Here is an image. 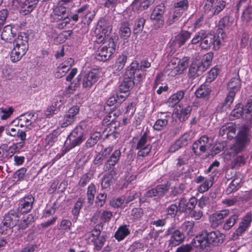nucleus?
<instances>
[{
  "mask_svg": "<svg viewBox=\"0 0 252 252\" xmlns=\"http://www.w3.org/2000/svg\"><path fill=\"white\" fill-rule=\"evenodd\" d=\"M197 203V199L195 197H191L189 200L185 197L180 198L179 202V211L181 213L191 212L195 208Z\"/></svg>",
  "mask_w": 252,
  "mask_h": 252,
  "instance_id": "nucleus-20",
  "label": "nucleus"
},
{
  "mask_svg": "<svg viewBox=\"0 0 252 252\" xmlns=\"http://www.w3.org/2000/svg\"><path fill=\"white\" fill-rule=\"evenodd\" d=\"M7 144H2L0 146V163H3L9 159L7 152Z\"/></svg>",
  "mask_w": 252,
  "mask_h": 252,
  "instance_id": "nucleus-53",
  "label": "nucleus"
},
{
  "mask_svg": "<svg viewBox=\"0 0 252 252\" xmlns=\"http://www.w3.org/2000/svg\"><path fill=\"white\" fill-rule=\"evenodd\" d=\"M96 192V186L93 184H90L87 188V196L88 203L93 204Z\"/></svg>",
  "mask_w": 252,
  "mask_h": 252,
  "instance_id": "nucleus-49",
  "label": "nucleus"
},
{
  "mask_svg": "<svg viewBox=\"0 0 252 252\" xmlns=\"http://www.w3.org/2000/svg\"><path fill=\"white\" fill-rule=\"evenodd\" d=\"M14 111L12 106H5L0 108V119L6 120L12 115Z\"/></svg>",
  "mask_w": 252,
  "mask_h": 252,
  "instance_id": "nucleus-42",
  "label": "nucleus"
},
{
  "mask_svg": "<svg viewBox=\"0 0 252 252\" xmlns=\"http://www.w3.org/2000/svg\"><path fill=\"white\" fill-rule=\"evenodd\" d=\"M161 116L155 122L153 128L156 131H161L163 130L168 123L169 119L171 117L170 114L165 112H160Z\"/></svg>",
  "mask_w": 252,
  "mask_h": 252,
  "instance_id": "nucleus-25",
  "label": "nucleus"
},
{
  "mask_svg": "<svg viewBox=\"0 0 252 252\" xmlns=\"http://www.w3.org/2000/svg\"><path fill=\"white\" fill-rule=\"evenodd\" d=\"M233 22V18L226 15L220 20L218 26L221 29H228L232 25Z\"/></svg>",
  "mask_w": 252,
  "mask_h": 252,
  "instance_id": "nucleus-48",
  "label": "nucleus"
},
{
  "mask_svg": "<svg viewBox=\"0 0 252 252\" xmlns=\"http://www.w3.org/2000/svg\"><path fill=\"white\" fill-rule=\"evenodd\" d=\"M79 110L80 108L78 105H74L71 107L61 121V126L65 127L72 125L75 121L76 115L79 113Z\"/></svg>",
  "mask_w": 252,
  "mask_h": 252,
  "instance_id": "nucleus-17",
  "label": "nucleus"
},
{
  "mask_svg": "<svg viewBox=\"0 0 252 252\" xmlns=\"http://www.w3.org/2000/svg\"><path fill=\"white\" fill-rule=\"evenodd\" d=\"M113 217L112 212L110 211L104 210L100 216V222L99 223H102L103 225V223L109 222Z\"/></svg>",
  "mask_w": 252,
  "mask_h": 252,
  "instance_id": "nucleus-60",
  "label": "nucleus"
},
{
  "mask_svg": "<svg viewBox=\"0 0 252 252\" xmlns=\"http://www.w3.org/2000/svg\"><path fill=\"white\" fill-rule=\"evenodd\" d=\"M240 180L238 179H234L229 184L226 189L227 194H230L232 192L236 191L240 188Z\"/></svg>",
  "mask_w": 252,
  "mask_h": 252,
  "instance_id": "nucleus-52",
  "label": "nucleus"
},
{
  "mask_svg": "<svg viewBox=\"0 0 252 252\" xmlns=\"http://www.w3.org/2000/svg\"><path fill=\"white\" fill-rule=\"evenodd\" d=\"M194 226L193 221H185L182 224L180 229L184 234L190 237L194 235Z\"/></svg>",
  "mask_w": 252,
  "mask_h": 252,
  "instance_id": "nucleus-35",
  "label": "nucleus"
},
{
  "mask_svg": "<svg viewBox=\"0 0 252 252\" xmlns=\"http://www.w3.org/2000/svg\"><path fill=\"white\" fill-rule=\"evenodd\" d=\"M103 135L100 132L95 131L91 133L90 137L85 143L87 149L94 147L102 138Z\"/></svg>",
  "mask_w": 252,
  "mask_h": 252,
  "instance_id": "nucleus-33",
  "label": "nucleus"
},
{
  "mask_svg": "<svg viewBox=\"0 0 252 252\" xmlns=\"http://www.w3.org/2000/svg\"><path fill=\"white\" fill-rule=\"evenodd\" d=\"M186 90H180L172 94L168 98L167 103L168 106L173 107L184 98Z\"/></svg>",
  "mask_w": 252,
  "mask_h": 252,
  "instance_id": "nucleus-29",
  "label": "nucleus"
},
{
  "mask_svg": "<svg viewBox=\"0 0 252 252\" xmlns=\"http://www.w3.org/2000/svg\"><path fill=\"white\" fill-rule=\"evenodd\" d=\"M16 32L11 25L4 27L0 35L1 39L6 42L11 43L14 40Z\"/></svg>",
  "mask_w": 252,
  "mask_h": 252,
  "instance_id": "nucleus-26",
  "label": "nucleus"
},
{
  "mask_svg": "<svg viewBox=\"0 0 252 252\" xmlns=\"http://www.w3.org/2000/svg\"><path fill=\"white\" fill-rule=\"evenodd\" d=\"M34 198L32 194L25 195L18 201L17 211L21 214H27L33 208Z\"/></svg>",
  "mask_w": 252,
  "mask_h": 252,
  "instance_id": "nucleus-15",
  "label": "nucleus"
},
{
  "mask_svg": "<svg viewBox=\"0 0 252 252\" xmlns=\"http://www.w3.org/2000/svg\"><path fill=\"white\" fill-rule=\"evenodd\" d=\"M229 211L228 209H223L218 211L214 213L210 217V222L211 225L213 228H217L219 225L222 224L224 221V219L228 216Z\"/></svg>",
  "mask_w": 252,
  "mask_h": 252,
  "instance_id": "nucleus-19",
  "label": "nucleus"
},
{
  "mask_svg": "<svg viewBox=\"0 0 252 252\" xmlns=\"http://www.w3.org/2000/svg\"><path fill=\"white\" fill-rule=\"evenodd\" d=\"M211 89L206 84L201 85L196 90L195 95L196 97L200 98H208L210 94Z\"/></svg>",
  "mask_w": 252,
  "mask_h": 252,
  "instance_id": "nucleus-37",
  "label": "nucleus"
},
{
  "mask_svg": "<svg viewBox=\"0 0 252 252\" xmlns=\"http://www.w3.org/2000/svg\"><path fill=\"white\" fill-rule=\"evenodd\" d=\"M213 184L212 179H206L198 187L197 190L200 193L207 191Z\"/></svg>",
  "mask_w": 252,
  "mask_h": 252,
  "instance_id": "nucleus-58",
  "label": "nucleus"
},
{
  "mask_svg": "<svg viewBox=\"0 0 252 252\" xmlns=\"http://www.w3.org/2000/svg\"><path fill=\"white\" fill-rule=\"evenodd\" d=\"M167 235H171L169 244L172 246H176L182 243L185 238V234L174 227H171L166 232Z\"/></svg>",
  "mask_w": 252,
  "mask_h": 252,
  "instance_id": "nucleus-18",
  "label": "nucleus"
},
{
  "mask_svg": "<svg viewBox=\"0 0 252 252\" xmlns=\"http://www.w3.org/2000/svg\"><path fill=\"white\" fill-rule=\"evenodd\" d=\"M190 36L191 33L190 32L183 31L175 37V44L179 47H181L190 38Z\"/></svg>",
  "mask_w": 252,
  "mask_h": 252,
  "instance_id": "nucleus-39",
  "label": "nucleus"
},
{
  "mask_svg": "<svg viewBox=\"0 0 252 252\" xmlns=\"http://www.w3.org/2000/svg\"><path fill=\"white\" fill-rule=\"evenodd\" d=\"M169 189V184L168 182L164 184L157 185L155 188H152L148 190L144 194L145 199L142 200V202H145L147 200L153 199L157 201L160 198L162 197Z\"/></svg>",
  "mask_w": 252,
  "mask_h": 252,
  "instance_id": "nucleus-11",
  "label": "nucleus"
},
{
  "mask_svg": "<svg viewBox=\"0 0 252 252\" xmlns=\"http://www.w3.org/2000/svg\"><path fill=\"white\" fill-rule=\"evenodd\" d=\"M228 128H227V138L229 140L233 139L236 136V126L232 123H227Z\"/></svg>",
  "mask_w": 252,
  "mask_h": 252,
  "instance_id": "nucleus-59",
  "label": "nucleus"
},
{
  "mask_svg": "<svg viewBox=\"0 0 252 252\" xmlns=\"http://www.w3.org/2000/svg\"><path fill=\"white\" fill-rule=\"evenodd\" d=\"M29 35L25 32H20L17 37L13 40L14 47L19 48L27 53L29 49Z\"/></svg>",
  "mask_w": 252,
  "mask_h": 252,
  "instance_id": "nucleus-21",
  "label": "nucleus"
},
{
  "mask_svg": "<svg viewBox=\"0 0 252 252\" xmlns=\"http://www.w3.org/2000/svg\"><path fill=\"white\" fill-rule=\"evenodd\" d=\"M86 128V124L81 122L68 135L65 141L66 147L71 149L80 145L84 140V135Z\"/></svg>",
  "mask_w": 252,
  "mask_h": 252,
  "instance_id": "nucleus-4",
  "label": "nucleus"
},
{
  "mask_svg": "<svg viewBox=\"0 0 252 252\" xmlns=\"http://www.w3.org/2000/svg\"><path fill=\"white\" fill-rule=\"evenodd\" d=\"M191 107L190 106H188L183 108L180 113L179 119L180 121H185L187 119L190 115Z\"/></svg>",
  "mask_w": 252,
  "mask_h": 252,
  "instance_id": "nucleus-63",
  "label": "nucleus"
},
{
  "mask_svg": "<svg viewBox=\"0 0 252 252\" xmlns=\"http://www.w3.org/2000/svg\"><path fill=\"white\" fill-rule=\"evenodd\" d=\"M151 66V63L147 60H143L139 62L133 61L126 68L125 74L133 79L136 78L139 82L142 80L146 74V71Z\"/></svg>",
  "mask_w": 252,
  "mask_h": 252,
  "instance_id": "nucleus-2",
  "label": "nucleus"
},
{
  "mask_svg": "<svg viewBox=\"0 0 252 252\" xmlns=\"http://www.w3.org/2000/svg\"><path fill=\"white\" fill-rule=\"evenodd\" d=\"M95 14V11L92 9L88 4H84L75 10L74 12H70V18L73 22H77L80 18L84 25L89 26Z\"/></svg>",
  "mask_w": 252,
  "mask_h": 252,
  "instance_id": "nucleus-3",
  "label": "nucleus"
},
{
  "mask_svg": "<svg viewBox=\"0 0 252 252\" xmlns=\"http://www.w3.org/2000/svg\"><path fill=\"white\" fill-rule=\"evenodd\" d=\"M226 2L223 0L219 1L215 5H204V12L210 17L219 15L225 7Z\"/></svg>",
  "mask_w": 252,
  "mask_h": 252,
  "instance_id": "nucleus-22",
  "label": "nucleus"
},
{
  "mask_svg": "<svg viewBox=\"0 0 252 252\" xmlns=\"http://www.w3.org/2000/svg\"><path fill=\"white\" fill-rule=\"evenodd\" d=\"M240 18L242 26L249 25L252 21V4L245 6Z\"/></svg>",
  "mask_w": 252,
  "mask_h": 252,
  "instance_id": "nucleus-27",
  "label": "nucleus"
},
{
  "mask_svg": "<svg viewBox=\"0 0 252 252\" xmlns=\"http://www.w3.org/2000/svg\"><path fill=\"white\" fill-rule=\"evenodd\" d=\"M85 198L80 197L74 204L72 209L71 213L73 216L77 218L79 216L80 210L83 207V205L85 202Z\"/></svg>",
  "mask_w": 252,
  "mask_h": 252,
  "instance_id": "nucleus-50",
  "label": "nucleus"
},
{
  "mask_svg": "<svg viewBox=\"0 0 252 252\" xmlns=\"http://www.w3.org/2000/svg\"><path fill=\"white\" fill-rule=\"evenodd\" d=\"M26 54V52L14 47L11 54L10 60L12 62L16 63L20 61L21 58Z\"/></svg>",
  "mask_w": 252,
  "mask_h": 252,
  "instance_id": "nucleus-47",
  "label": "nucleus"
},
{
  "mask_svg": "<svg viewBox=\"0 0 252 252\" xmlns=\"http://www.w3.org/2000/svg\"><path fill=\"white\" fill-rule=\"evenodd\" d=\"M73 63V59L68 58L58 66V69L61 70L62 72L65 74L69 70Z\"/></svg>",
  "mask_w": 252,
  "mask_h": 252,
  "instance_id": "nucleus-54",
  "label": "nucleus"
},
{
  "mask_svg": "<svg viewBox=\"0 0 252 252\" xmlns=\"http://www.w3.org/2000/svg\"><path fill=\"white\" fill-rule=\"evenodd\" d=\"M113 151V147L109 146L101 151L95 156L94 160V163L95 165L101 164L103 160L109 156Z\"/></svg>",
  "mask_w": 252,
  "mask_h": 252,
  "instance_id": "nucleus-34",
  "label": "nucleus"
},
{
  "mask_svg": "<svg viewBox=\"0 0 252 252\" xmlns=\"http://www.w3.org/2000/svg\"><path fill=\"white\" fill-rule=\"evenodd\" d=\"M121 156V152L120 150H115L107 160V162L116 166Z\"/></svg>",
  "mask_w": 252,
  "mask_h": 252,
  "instance_id": "nucleus-56",
  "label": "nucleus"
},
{
  "mask_svg": "<svg viewBox=\"0 0 252 252\" xmlns=\"http://www.w3.org/2000/svg\"><path fill=\"white\" fill-rule=\"evenodd\" d=\"M225 236L219 231H214L207 232V231L202 233L193 239L192 244L194 247L204 249L210 247L211 245H218L222 243Z\"/></svg>",
  "mask_w": 252,
  "mask_h": 252,
  "instance_id": "nucleus-1",
  "label": "nucleus"
},
{
  "mask_svg": "<svg viewBox=\"0 0 252 252\" xmlns=\"http://www.w3.org/2000/svg\"><path fill=\"white\" fill-rule=\"evenodd\" d=\"M149 133L150 131L147 129L146 131L144 132L137 143L136 149L139 150L137 153L138 157H145L147 156L151 151L152 145L150 143L147 144V138Z\"/></svg>",
  "mask_w": 252,
  "mask_h": 252,
  "instance_id": "nucleus-12",
  "label": "nucleus"
},
{
  "mask_svg": "<svg viewBox=\"0 0 252 252\" xmlns=\"http://www.w3.org/2000/svg\"><path fill=\"white\" fill-rule=\"evenodd\" d=\"M189 57H184L181 59L177 57H173L171 59V63L176 65L178 69L182 73L189 66Z\"/></svg>",
  "mask_w": 252,
  "mask_h": 252,
  "instance_id": "nucleus-32",
  "label": "nucleus"
},
{
  "mask_svg": "<svg viewBox=\"0 0 252 252\" xmlns=\"http://www.w3.org/2000/svg\"><path fill=\"white\" fill-rule=\"evenodd\" d=\"M245 112V108H243V105L241 103L237 104L235 108L231 111L229 118L231 120L240 118Z\"/></svg>",
  "mask_w": 252,
  "mask_h": 252,
  "instance_id": "nucleus-41",
  "label": "nucleus"
},
{
  "mask_svg": "<svg viewBox=\"0 0 252 252\" xmlns=\"http://www.w3.org/2000/svg\"><path fill=\"white\" fill-rule=\"evenodd\" d=\"M66 8L63 5H57L53 8V11L50 14V21L57 23L65 18Z\"/></svg>",
  "mask_w": 252,
  "mask_h": 252,
  "instance_id": "nucleus-24",
  "label": "nucleus"
},
{
  "mask_svg": "<svg viewBox=\"0 0 252 252\" xmlns=\"http://www.w3.org/2000/svg\"><path fill=\"white\" fill-rule=\"evenodd\" d=\"M100 75L99 69L93 68L87 73L78 76V80L80 82L84 89H90L98 81Z\"/></svg>",
  "mask_w": 252,
  "mask_h": 252,
  "instance_id": "nucleus-10",
  "label": "nucleus"
},
{
  "mask_svg": "<svg viewBox=\"0 0 252 252\" xmlns=\"http://www.w3.org/2000/svg\"><path fill=\"white\" fill-rule=\"evenodd\" d=\"M72 226L71 221L67 219H63L59 225L58 229L61 232L65 233L71 229Z\"/></svg>",
  "mask_w": 252,
  "mask_h": 252,
  "instance_id": "nucleus-57",
  "label": "nucleus"
},
{
  "mask_svg": "<svg viewBox=\"0 0 252 252\" xmlns=\"http://www.w3.org/2000/svg\"><path fill=\"white\" fill-rule=\"evenodd\" d=\"M27 171V169L25 167H22L16 170L13 174V177L14 179H17L18 181H22Z\"/></svg>",
  "mask_w": 252,
  "mask_h": 252,
  "instance_id": "nucleus-64",
  "label": "nucleus"
},
{
  "mask_svg": "<svg viewBox=\"0 0 252 252\" xmlns=\"http://www.w3.org/2000/svg\"><path fill=\"white\" fill-rule=\"evenodd\" d=\"M103 225L102 223H98L90 232L88 239L93 244L94 249L99 251L103 247L106 241V238L103 235H101Z\"/></svg>",
  "mask_w": 252,
  "mask_h": 252,
  "instance_id": "nucleus-8",
  "label": "nucleus"
},
{
  "mask_svg": "<svg viewBox=\"0 0 252 252\" xmlns=\"http://www.w3.org/2000/svg\"><path fill=\"white\" fill-rule=\"evenodd\" d=\"M250 128L248 126H243L235 136V142L233 145V150L238 153L243 151L250 142Z\"/></svg>",
  "mask_w": 252,
  "mask_h": 252,
  "instance_id": "nucleus-7",
  "label": "nucleus"
},
{
  "mask_svg": "<svg viewBox=\"0 0 252 252\" xmlns=\"http://www.w3.org/2000/svg\"><path fill=\"white\" fill-rule=\"evenodd\" d=\"M17 211L10 210L6 213L0 224V233L6 235L7 231L12 232L13 228L17 225L20 220V216Z\"/></svg>",
  "mask_w": 252,
  "mask_h": 252,
  "instance_id": "nucleus-5",
  "label": "nucleus"
},
{
  "mask_svg": "<svg viewBox=\"0 0 252 252\" xmlns=\"http://www.w3.org/2000/svg\"><path fill=\"white\" fill-rule=\"evenodd\" d=\"M220 43L221 40L219 34L207 32L203 42L200 44V48L206 50L211 48L217 50L219 48Z\"/></svg>",
  "mask_w": 252,
  "mask_h": 252,
  "instance_id": "nucleus-13",
  "label": "nucleus"
},
{
  "mask_svg": "<svg viewBox=\"0 0 252 252\" xmlns=\"http://www.w3.org/2000/svg\"><path fill=\"white\" fill-rule=\"evenodd\" d=\"M116 175L110 174L108 173H106L102 178L101 179V187L103 189H109L110 186L113 183L114 179V177Z\"/></svg>",
  "mask_w": 252,
  "mask_h": 252,
  "instance_id": "nucleus-43",
  "label": "nucleus"
},
{
  "mask_svg": "<svg viewBox=\"0 0 252 252\" xmlns=\"http://www.w3.org/2000/svg\"><path fill=\"white\" fill-rule=\"evenodd\" d=\"M210 145L209 137L204 135L193 143L192 150L195 155L200 156L209 149Z\"/></svg>",
  "mask_w": 252,
  "mask_h": 252,
  "instance_id": "nucleus-14",
  "label": "nucleus"
},
{
  "mask_svg": "<svg viewBox=\"0 0 252 252\" xmlns=\"http://www.w3.org/2000/svg\"><path fill=\"white\" fill-rule=\"evenodd\" d=\"M252 221L251 212L247 213L242 219L239 227L235 230L234 234L237 236H241L250 226Z\"/></svg>",
  "mask_w": 252,
  "mask_h": 252,
  "instance_id": "nucleus-23",
  "label": "nucleus"
},
{
  "mask_svg": "<svg viewBox=\"0 0 252 252\" xmlns=\"http://www.w3.org/2000/svg\"><path fill=\"white\" fill-rule=\"evenodd\" d=\"M60 132L58 129H55L52 132L48 134L45 139L46 142L45 148H50L54 143L57 141L58 137L60 135Z\"/></svg>",
  "mask_w": 252,
  "mask_h": 252,
  "instance_id": "nucleus-38",
  "label": "nucleus"
},
{
  "mask_svg": "<svg viewBox=\"0 0 252 252\" xmlns=\"http://www.w3.org/2000/svg\"><path fill=\"white\" fill-rule=\"evenodd\" d=\"M6 134L7 135L19 137L21 140H26L27 134L25 131L20 129H16L14 127H9L6 130Z\"/></svg>",
  "mask_w": 252,
  "mask_h": 252,
  "instance_id": "nucleus-40",
  "label": "nucleus"
},
{
  "mask_svg": "<svg viewBox=\"0 0 252 252\" xmlns=\"http://www.w3.org/2000/svg\"><path fill=\"white\" fill-rule=\"evenodd\" d=\"M127 57L122 54L117 58L115 63V68L117 70H121L125 66L127 61Z\"/></svg>",
  "mask_w": 252,
  "mask_h": 252,
  "instance_id": "nucleus-55",
  "label": "nucleus"
},
{
  "mask_svg": "<svg viewBox=\"0 0 252 252\" xmlns=\"http://www.w3.org/2000/svg\"><path fill=\"white\" fill-rule=\"evenodd\" d=\"M117 42L113 38H109L108 45L100 46L95 52V58L99 61H107L115 52Z\"/></svg>",
  "mask_w": 252,
  "mask_h": 252,
  "instance_id": "nucleus-9",
  "label": "nucleus"
},
{
  "mask_svg": "<svg viewBox=\"0 0 252 252\" xmlns=\"http://www.w3.org/2000/svg\"><path fill=\"white\" fill-rule=\"evenodd\" d=\"M33 218V217L31 215L23 216L21 220L20 219L17 224L18 229L22 230L26 229L32 222Z\"/></svg>",
  "mask_w": 252,
  "mask_h": 252,
  "instance_id": "nucleus-46",
  "label": "nucleus"
},
{
  "mask_svg": "<svg viewBox=\"0 0 252 252\" xmlns=\"http://www.w3.org/2000/svg\"><path fill=\"white\" fill-rule=\"evenodd\" d=\"M165 71L169 77H175L176 75L182 73V72L179 71V70L178 69L176 65L171 63V61L166 66Z\"/></svg>",
  "mask_w": 252,
  "mask_h": 252,
  "instance_id": "nucleus-51",
  "label": "nucleus"
},
{
  "mask_svg": "<svg viewBox=\"0 0 252 252\" xmlns=\"http://www.w3.org/2000/svg\"><path fill=\"white\" fill-rule=\"evenodd\" d=\"M93 175L90 173H85L82 175L78 182V185L81 187H84L90 181Z\"/></svg>",
  "mask_w": 252,
  "mask_h": 252,
  "instance_id": "nucleus-61",
  "label": "nucleus"
},
{
  "mask_svg": "<svg viewBox=\"0 0 252 252\" xmlns=\"http://www.w3.org/2000/svg\"><path fill=\"white\" fill-rule=\"evenodd\" d=\"M145 22V19L143 17H139L136 19L133 28L134 34H138L142 32Z\"/></svg>",
  "mask_w": 252,
  "mask_h": 252,
  "instance_id": "nucleus-44",
  "label": "nucleus"
},
{
  "mask_svg": "<svg viewBox=\"0 0 252 252\" xmlns=\"http://www.w3.org/2000/svg\"><path fill=\"white\" fill-rule=\"evenodd\" d=\"M239 216L240 213L238 211L231 215L229 218L226 220L223 226V229L225 230H228L231 228L238 220Z\"/></svg>",
  "mask_w": 252,
  "mask_h": 252,
  "instance_id": "nucleus-36",
  "label": "nucleus"
},
{
  "mask_svg": "<svg viewBox=\"0 0 252 252\" xmlns=\"http://www.w3.org/2000/svg\"><path fill=\"white\" fill-rule=\"evenodd\" d=\"M37 118V116L35 113L27 112L20 115L18 118V125L21 127H26L30 129Z\"/></svg>",
  "mask_w": 252,
  "mask_h": 252,
  "instance_id": "nucleus-16",
  "label": "nucleus"
},
{
  "mask_svg": "<svg viewBox=\"0 0 252 252\" xmlns=\"http://www.w3.org/2000/svg\"><path fill=\"white\" fill-rule=\"evenodd\" d=\"M241 80L239 76L232 78L227 84V88L229 91L223 102L221 104V108L228 107L233 103L236 93L239 91L241 88Z\"/></svg>",
  "mask_w": 252,
  "mask_h": 252,
  "instance_id": "nucleus-6",
  "label": "nucleus"
},
{
  "mask_svg": "<svg viewBox=\"0 0 252 252\" xmlns=\"http://www.w3.org/2000/svg\"><path fill=\"white\" fill-rule=\"evenodd\" d=\"M130 233L128 226L126 224L120 225L114 234V238L120 242L124 240Z\"/></svg>",
  "mask_w": 252,
  "mask_h": 252,
  "instance_id": "nucleus-30",
  "label": "nucleus"
},
{
  "mask_svg": "<svg viewBox=\"0 0 252 252\" xmlns=\"http://www.w3.org/2000/svg\"><path fill=\"white\" fill-rule=\"evenodd\" d=\"M131 33L129 23L127 21L122 22L119 29V34L120 37L124 39L125 43L128 42Z\"/></svg>",
  "mask_w": 252,
  "mask_h": 252,
  "instance_id": "nucleus-28",
  "label": "nucleus"
},
{
  "mask_svg": "<svg viewBox=\"0 0 252 252\" xmlns=\"http://www.w3.org/2000/svg\"><path fill=\"white\" fill-rule=\"evenodd\" d=\"M191 139L190 133L185 132L177 141L183 147L187 146L190 142Z\"/></svg>",
  "mask_w": 252,
  "mask_h": 252,
  "instance_id": "nucleus-62",
  "label": "nucleus"
},
{
  "mask_svg": "<svg viewBox=\"0 0 252 252\" xmlns=\"http://www.w3.org/2000/svg\"><path fill=\"white\" fill-rule=\"evenodd\" d=\"M134 79L128 76L124 75V78L119 87L120 93H126L129 91L134 85Z\"/></svg>",
  "mask_w": 252,
  "mask_h": 252,
  "instance_id": "nucleus-31",
  "label": "nucleus"
},
{
  "mask_svg": "<svg viewBox=\"0 0 252 252\" xmlns=\"http://www.w3.org/2000/svg\"><path fill=\"white\" fill-rule=\"evenodd\" d=\"M207 33V32L204 30H201L196 32L191 40V43L194 45L199 44L200 47V44L203 42Z\"/></svg>",
  "mask_w": 252,
  "mask_h": 252,
  "instance_id": "nucleus-45",
  "label": "nucleus"
}]
</instances>
